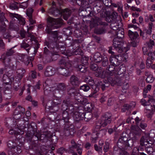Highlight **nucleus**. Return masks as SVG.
Instances as JSON below:
<instances>
[{"label":"nucleus","instance_id":"obj_4","mask_svg":"<svg viewBox=\"0 0 155 155\" xmlns=\"http://www.w3.org/2000/svg\"><path fill=\"white\" fill-rule=\"evenodd\" d=\"M115 77L113 76L109 75L107 77V80H104L103 81H100L98 82L99 86H100L102 91L105 90L108 87L110 84L112 86L115 85Z\"/></svg>","mask_w":155,"mask_h":155},{"label":"nucleus","instance_id":"obj_20","mask_svg":"<svg viewBox=\"0 0 155 155\" xmlns=\"http://www.w3.org/2000/svg\"><path fill=\"white\" fill-rule=\"evenodd\" d=\"M91 24L93 25V27L96 26L98 25L106 26L107 25V23L102 21L101 19L98 17L92 18L91 21Z\"/></svg>","mask_w":155,"mask_h":155},{"label":"nucleus","instance_id":"obj_58","mask_svg":"<svg viewBox=\"0 0 155 155\" xmlns=\"http://www.w3.org/2000/svg\"><path fill=\"white\" fill-rule=\"evenodd\" d=\"M81 104L85 105L88 103L87 99L82 96L80 100L78 102Z\"/></svg>","mask_w":155,"mask_h":155},{"label":"nucleus","instance_id":"obj_62","mask_svg":"<svg viewBox=\"0 0 155 155\" xmlns=\"http://www.w3.org/2000/svg\"><path fill=\"white\" fill-rule=\"evenodd\" d=\"M101 61H102L101 65L105 67L108 65V60L106 57L103 58Z\"/></svg>","mask_w":155,"mask_h":155},{"label":"nucleus","instance_id":"obj_38","mask_svg":"<svg viewBox=\"0 0 155 155\" xmlns=\"http://www.w3.org/2000/svg\"><path fill=\"white\" fill-rule=\"evenodd\" d=\"M124 32L123 29H120L116 31V35L117 36L115 38L122 39L124 37Z\"/></svg>","mask_w":155,"mask_h":155},{"label":"nucleus","instance_id":"obj_30","mask_svg":"<svg viewBox=\"0 0 155 155\" xmlns=\"http://www.w3.org/2000/svg\"><path fill=\"white\" fill-rule=\"evenodd\" d=\"M149 139V137L147 134H145L142 136L140 140V144L141 146H145L147 147V145L148 141Z\"/></svg>","mask_w":155,"mask_h":155},{"label":"nucleus","instance_id":"obj_14","mask_svg":"<svg viewBox=\"0 0 155 155\" xmlns=\"http://www.w3.org/2000/svg\"><path fill=\"white\" fill-rule=\"evenodd\" d=\"M111 117V114L108 113H106L103 115L101 121L103 127H105L108 124L111 123L112 121Z\"/></svg>","mask_w":155,"mask_h":155},{"label":"nucleus","instance_id":"obj_12","mask_svg":"<svg viewBox=\"0 0 155 155\" xmlns=\"http://www.w3.org/2000/svg\"><path fill=\"white\" fill-rule=\"evenodd\" d=\"M74 128L73 125L65 124L63 131V134L66 136H72L74 133Z\"/></svg>","mask_w":155,"mask_h":155},{"label":"nucleus","instance_id":"obj_53","mask_svg":"<svg viewBox=\"0 0 155 155\" xmlns=\"http://www.w3.org/2000/svg\"><path fill=\"white\" fill-rule=\"evenodd\" d=\"M114 68L112 66H111L110 65H108L106 68V69L108 71L107 72V74L110 76L113 75V71Z\"/></svg>","mask_w":155,"mask_h":155},{"label":"nucleus","instance_id":"obj_57","mask_svg":"<svg viewBox=\"0 0 155 155\" xmlns=\"http://www.w3.org/2000/svg\"><path fill=\"white\" fill-rule=\"evenodd\" d=\"M153 26V24L151 22H150L148 25V29L147 30L146 34L147 35H150L151 34L152 29Z\"/></svg>","mask_w":155,"mask_h":155},{"label":"nucleus","instance_id":"obj_3","mask_svg":"<svg viewBox=\"0 0 155 155\" xmlns=\"http://www.w3.org/2000/svg\"><path fill=\"white\" fill-rule=\"evenodd\" d=\"M129 136L125 132H123L121 134L120 137L117 142V145L119 148V154L120 155H129V153L124 150L121 149L122 147H123V145L124 143L129 140Z\"/></svg>","mask_w":155,"mask_h":155},{"label":"nucleus","instance_id":"obj_61","mask_svg":"<svg viewBox=\"0 0 155 155\" xmlns=\"http://www.w3.org/2000/svg\"><path fill=\"white\" fill-rule=\"evenodd\" d=\"M90 87L88 84H85L80 87V89L84 91H87L89 90Z\"/></svg>","mask_w":155,"mask_h":155},{"label":"nucleus","instance_id":"obj_47","mask_svg":"<svg viewBox=\"0 0 155 155\" xmlns=\"http://www.w3.org/2000/svg\"><path fill=\"white\" fill-rule=\"evenodd\" d=\"M84 109H87L88 112H91L92 111L94 106L91 103H87L84 105Z\"/></svg>","mask_w":155,"mask_h":155},{"label":"nucleus","instance_id":"obj_64","mask_svg":"<svg viewBox=\"0 0 155 155\" xmlns=\"http://www.w3.org/2000/svg\"><path fill=\"white\" fill-rule=\"evenodd\" d=\"M102 8V7L99 4V5H95L94 8V10L95 11H97V12L99 13L101 12V9Z\"/></svg>","mask_w":155,"mask_h":155},{"label":"nucleus","instance_id":"obj_8","mask_svg":"<svg viewBox=\"0 0 155 155\" xmlns=\"http://www.w3.org/2000/svg\"><path fill=\"white\" fill-rule=\"evenodd\" d=\"M124 42L122 39L114 38L113 40V48L118 53H120L124 51L123 50Z\"/></svg>","mask_w":155,"mask_h":155},{"label":"nucleus","instance_id":"obj_59","mask_svg":"<svg viewBox=\"0 0 155 155\" xmlns=\"http://www.w3.org/2000/svg\"><path fill=\"white\" fill-rule=\"evenodd\" d=\"M74 96L75 99L78 102L82 97V96L81 95L80 93L79 92L78 90Z\"/></svg>","mask_w":155,"mask_h":155},{"label":"nucleus","instance_id":"obj_49","mask_svg":"<svg viewBox=\"0 0 155 155\" xmlns=\"http://www.w3.org/2000/svg\"><path fill=\"white\" fill-rule=\"evenodd\" d=\"M106 31V30L104 28H98L95 29L94 30L95 33L99 35L104 34L105 33Z\"/></svg>","mask_w":155,"mask_h":155},{"label":"nucleus","instance_id":"obj_32","mask_svg":"<svg viewBox=\"0 0 155 155\" xmlns=\"http://www.w3.org/2000/svg\"><path fill=\"white\" fill-rule=\"evenodd\" d=\"M74 66L77 71H79L82 73H84L87 71V67L82 64H78L74 65Z\"/></svg>","mask_w":155,"mask_h":155},{"label":"nucleus","instance_id":"obj_51","mask_svg":"<svg viewBox=\"0 0 155 155\" xmlns=\"http://www.w3.org/2000/svg\"><path fill=\"white\" fill-rule=\"evenodd\" d=\"M8 20L5 16V14L3 12H0V23L4 24V23H8Z\"/></svg>","mask_w":155,"mask_h":155},{"label":"nucleus","instance_id":"obj_17","mask_svg":"<svg viewBox=\"0 0 155 155\" xmlns=\"http://www.w3.org/2000/svg\"><path fill=\"white\" fill-rule=\"evenodd\" d=\"M28 121H25L23 120H19L17 123V126L16 127H17L20 131H26L25 129L26 128V125H28Z\"/></svg>","mask_w":155,"mask_h":155},{"label":"nucleus","instance_id":"obj_34","mask_svg":"<svg viewBox=\"0 0 155 155\" xmlns=\"http://www.w3.org/2000/svg\"><path fill=\"white\" fill-rule=\"evenodd\" d=\"M70 103V99H68L67 100H64L62 104L61 105V110L63 111H67L68 106Z\"/></svg>","mask_w":155,"mask_h":155},{"label":"nucleus","instance_id":"obj_37","mask_svg":"<svg viewBox=\"0 0 155 155\" xmlns=\"http://www.w3.org/2000/svg\"><path fill=\"white\" fill-rule=\"evenodd\" d=\"M117 16V14L115 12H113L109 16L106 18L107 21L108 22H112L111 19L112 20L116 19Z\"/></svg>","mask_w":155,"mask_h":155},{"label":"nucleus","instance_id":"obj_26","mask_svg":"<svg viewBox=\"0 0 155 155\" xmlns=\"http://www.w3.org/2000/svg\"><path fill=\"white\" fill-rule=\"evenodd\" d=\"M35 141L31 142L30 148L32 149L38 155H42L41 152L39 150V147Z\"/></svg>","mask_w":155,"mask_h":155},{"label":"nucleus","instance_id":"obj_13","mask_svg":"<svg viewBox=\"0 0 155 155\" xmlns=\"http://www.w3.org/2000/svg\"><path fill=\"white\" fill-rule=\"evenodd\" d=\"M138 139V137L137 136H134L131 138H130L124 143V145H123V147H122L121 149L124 150H130L133 146L134 142Z\"/></svg>","mask_w":155,"mask_h":155},{"label":"nucleus","instance_id":"obj_36","mask_svg":"<svg viewBox=\"0 0 155 155\" xmlns=\"http://www.w3.org/2000/svg\"><path fill=\"white\" fill-rule=\"evenodd\" d=\"M128 35L129 38L132 41L136 39L138 35L137 32H133L130 30L128 31Z\"/></svg>","mask_w":155,"mask_h":155},{"label":"nucleus","instance_id":"obj_50","mask_svg":"<svg viewBox=\"0 0 155 155\" xmlns=\"http://www.w3.org/2000/svg\"><path fill=\"white\" fill-rule=\"evenodd\" d=\"M67 110L68 112L70 114L72 113H74V107L71 101H70V103L68 105Z\"/></svg>","mask_w":155,"mask_h":155},{"label":"nucleus","instance_id":"obj_56","mask_svg":"<svg viewBox=\"0 0 155 155\" xmlns=\"http://www.w3.org/2000/svg\"><path fill=\"white\" fill-rule=\"evenodd\" d=\"M3 36L4 38L8 39V41L9 42L10 41V40L12 38V36L9 33L7 32L4 33L3 34Z\"/></svg>","mask_w":155,"mask_h":155},{"label":"nucleus","instance_id":"obj_24","mask_svg":"<svg viewBox=\"0 0 155 155\" xmlns=\"http://www.w3.org/2000/svg\"><path fill=\"white\" fill-rule=\"evenodd\" d=\"M106 130L105 129H102L98 131H96L97 133L93 132L92 134V138L94 139L95 140L98 137H101L105 135Z\"/></svg>","mask_w":155,"mask_h":155},{"label":"nucleus","instance_id":"obj_25","mask_svg":"<svg viewBox=\"0 0 155 155\" xmlns=\"http://www.w3.org/2000/svg\"><path fill=\"white\" fill-rule=\"evenodd\" d=\"M9 16L12 18L13 20L15 18H16L19 21L21 22L22 25H24L25 24V21L24 18H22L20 15L16 13H9Z\"/></svg>","mask_w":155,"mask_h":155},{"label":"nucleus","instance_id":"obj_44","mask_svg":"<svg viewBox=\"0 0 155 155\" xmlns=\"http://www.w3.org/2000/svg\"><path fill=\"white\" fill-rule=\"evenodd\" d=\"M71 30L72 28L70 27L64 28L63 29V33L67 36L70 35L72 33Z\"/></svg>","mask_w":155,"mask_h":155},{"label":"nucleus","instance_id":"obj_45","mask_svg":"<svg viewBox=\"0 0 155 155\" xmlns=\"http://www.w3.org/2000/svg\"><path fill=\"white\" fill-rule=\"evenodd\" d=\"M78 90L73 87H70L67 90L68 94L71 96L74 95L77 93Z\"/></svg>","mask_w":155,"mask_h":155},{"label":"nucleus","instance_id":"obj_42","mask_svg":"<svg viewBox=\"0 0 155 155\" xmlns=\"http://www.w3.org/2000/svg\"><path fill=\"white\" fill-rule=\"evenodd\" d=\"M59 64L61 65H64V67H71V63L67 61L65 59H61L59 62Z\"/></svg>","mask_w":155,"mask_h":155},{"label":"nucleus","instance_id":"obj_55","mask_svg":"<svg viewBox=\"0 0 155 155\" xmlns=\"http://www.w3.org/2000/svg\"><path fill=\"white\" fill-rule=\"evenodd\" d=\"M76 3L79 5H81L83 7L86 6V5L88 4V2L84 0H76Z\"/></svg>","mask_w":155,"mask_h":155},{"label":"nucleus","instance_id":"obj_33","mask_svg":"<svg viewBox=\"0 0 155 155\" xmlns=\"http://www.w3.org/2000/svg\"><path fill=\"white\" fill-rule=\"evenodd\" d=\"M143 51L144 54H148L149 57H150L151 60H153L154 59V57L155 56L154 51L153 52H152L148 53L146 47L143 48Z\"/></svg>","mask_w":155,"mask_h":155},{"label":"nucleus","instance_id":"obj_41","mask_svg":"<svg viewBox=\"0 0 155 155\" xmlns=\"http://www.w3.org/2000/svg\"><path fill=\"white\" fill-rule=\"evenodd\" d=\"M10 73L8 72V74H4L2 77V80L6 84H8L10 82V80L9 79V77H11Z\"/></svg>","mask_w":155,"mask_h":155},{"label":"nucleus","instance_id":"obj_23","mask_svg":"<svg viewBox=\"0 0 155 155\" xmlns=\"http://www.w3.org/2000/svg\"><path fill=\"white\" fill-rule=\"evenodd\" d=\"M70 83L73 86H78L81 82L80 79L75 75H72L70 78Z\"/></svg>","mask_w":155,"mask_h":155},{"label":"nucleus","instance_id":"obj_39","mask_svg":"<svg viewBox=\"0 0 155 155\" xmlns=\"http://www.w3.org/2000/svg\"><path fill=\"white\" fill-rule=\"evenodd\" d=\"M25 41H27V40L24 39L22 43L21 44V48L25 49L28 53L31 47L29 44L26 42Z\"/></svg>","mask_w":155,"mask_h":155},{"label":"nucleus","instance_id":"obj_27","mask_svg":"<svg viewBox=\"0 0 155 155\" xmlns=\"http://www.w3.org/2000/svg\"><path fill=\"white\" fill-rule=\"evenodd\" d=\"M71 13V10L68 8L61 9V15H63V18L65 20H67L68 18L70 16Z\"/></svg>","mask_w":155,"mask_h":155},{"label":"nucleus","instance_id":"obj_54","mask_svg":"<svg viewBox=\"0 0 155 155\" xmlns=\"http://www.w3.org/2000/svg\"><path fill=\"white\" fill-rule=\"evenodd\" d=\"M88 58L85 56L80 57V62L84 65L87 64Z\"/></svg>","mask_w":155,"mask_h":155},{"label":"nucleus","instance_id":"obj_2","mask_svg":"<svg viewBox=\"0 0 155 155\" xmlns=\"http://www.w3.org/2000/svg\"><path fill=\"white\" fill-rule=\"evenodd\" d=\"M16 142L17 145L15 146L14 144L13 141L9 140L7 143V146L9 149L8 150V153L9 151H12V152H15L17 154L20 153L22 151V147H23L24 144V140L20 139L17 140Z\"/></svg>","mask_w":155,"mask_h":155},{"label":"nucleus","instance_id":"obj_10","mask_svg":"<svg viewBox=\"0 0 155 155\" xmlns=\"http://www.w3.org/2000/svg\"><path fill=\"white\" fill-rule=\"evenodd\" d=\"M66 89V85L64 83H59L57 85L56 89L54 92L58 97H61L64 95Z\"/></svg>","mask_w":155,"mask_h":155},{"label":"nucleus","instance_id":"obj_18","mask_svg":"<svg viewBox=\"0 0 155 155\" xmlns=\"http://www.w3.org/2000/svg\"><path fill=\"white\" fill-rule=\"evenodd\" d=\"M14 47H12L7 50L5 53H4L2 55L1 59L3 61L6 60L7 59L8 60L11 59L10 56L12 55L15 52L12 49Z\"/></svg>","mask_w":155,"mask_h":155},{"label":"nucleus","instance_id":"obj_9","mask_svg":"<svg viewBox=\"0 0 155 155\" xmlns=\"http://www.w3.org/2000/svg\"><path fill=\"white\" fill-rule=\"evenodd\" d=\"M51 136V134L48 132H45L41 134L39 132L36 133V134L33 137V139L32 140L36 141L38 140H42V142L44 140L47 141L48 138H49Z\"/></svg>","mask_w":155,"mask_h":155},{"label":"nucleus","instance_id":"obj_22","mask_svg":"<svg viewBox=\"0 0 155 155\" xmlns=\"http://www.w3.org/2000/svg\"><path fill=\"white\" fill-rule=\"evenodd\" d=\"M48 13L54 16L57 17L61 15V9L55 7H52L48 10Z\"/></svg>","mask_w":155,"mask_h":155},{"label":"nucleus","instance_id":"obj_16","mask_svg":"<svg viewBox=\"0 0 155 155\" xmlns=\"http://www.w3.org/2000/svg\"><path fill=\"white\" fill-rule=\"evenodd\" d=\"M3 61V62L4 64L5 67L9 68L12 70H15L16 68V64L15 61H13L11 59Z\"/></svg>","mask_w":155,"mask_h":155},{"label":"nucleus","instance_id":"obj_52","mask_svg":"<svg viewBox=\"0 0 155 155\" xmlns=\"http://www.w3.org/2000/svg\"><path fill=\"white\" fill-rule=\"evenodd\" d=\"M18 3L16 2H11L10 4L9 8L12 10H18V7L17 6Z\"/></svg>","mask_w":155,"mask_h":155},{"label":"nucleus","instance_id":"obj_46","mask_svg":"<svg viewBox=\"0 0 155 155\" xmlns=\"http://www.w3.org/2000/svg\"><path fill=\"white\" fill-rule=\"evenodd\" d=\"M133 130V132L136 134L135 136H137L139 138L138 135L140 134L141 132V130L138 127H134L131 128Z\"/></svg>","mask_w":155,"mask_h":155},{"label":"nucleus","instance_id":"obj_31","mask_svg":"<svg viewBox=\"0 0 155 155\" xmlns=\"http://www.w3.org/2000/svg\"><path fill=\"white\" fill-rule=\"evenodd\" d=\"M69 114H70L68 112V111H63L62 114V119L64 120V121L66 124L69 123L70 122L69 120L70 119V116Z\"/></svg>","mask_w":155,"mask_h":155},{"label":"nucleus","instance_id":"obj_60","mask_svg":"<svg viewBox=\"0 0 155 155\" xmlns=\"http://www.w3.org/2000/svg\"><path fill=\"white\" fill-rule=\"evenodd\" d=\"M115 85L117 84L118 86H120L123 84L121 79L120 78L115 77Z\"/></svg>","mask_w":155,"mask_h":155},{"label":"nucleus","instance_id":"obj_35","mask_svg":"<svg viewBox=\"0 0 155 155\" xmlns=\"http://www.w3.org/2000/svg\"><path fill=\"white\" fill-rule=\"evenodd\" d=\"M103 58L101 54L98 52L96 53L94 56V61L97 63H100Z\"/></svg>","mask_w":155,"mask_h":155},{"label":"nucleus","instance_id":"obj_29","mask_svg":"<svg viewBox=\"0 0 155 155\" xmlns=\"http://www.w3.org/2000/svg\"><path fill=\"white\" fill-rule=\"evenodd\" d=\"M54 68L51 66H47L45 72V75L46 77H49L53 75L54 74Z\"/></svg>","mask_w":155,"mask_h":155},{"label":"nucleus","instance_id":"obj_6","mask_svg":"<svg viewBox=\"0 0 155 155\" xmlns=\"http://www.w3.org/2000/svg\"><path fill=\"white\" fill-rule=\"evenodd\" d=\"M45 45L47 46L50 51H53V53L55 55L57 54L59 50V45L55 40L51 39L49 36L48 38V41H46L45 42Z\"/></svg>","mask_w":155,"mask_h":155},{"label":"nucleus","instance_id":"obj_40","mask_svg":"<svg viewBox=\"0 0 155 155\" xmlns=\"http://www.w3.org/2000/svg\"><path fill=\"white\" fill-rule=\"evenodd\" d=\"M92 88L93 90L92 93L89 95L90 97H95L94 94L97 93L99 91V88L98 86V84H95L92 86Z\"/></svg>","mask_w":155,"mask_h":155},{"label":"nucleus","instance_id":"obj_48","mask_svg":"<svg viewBox=\"0 0 155 155\" xmlns=\"http://www.w3.org/2000/svg\"><path fill=\"white\" fill-rule=\"evenodd\" d=\"M120 25L117 22L112 23L110 25V27L112 29L114 30H117L120 29L121 25L120 27Z\"/></svg>","mask_w":155,"mask_h":155},{"label":"nucleus","instance_id":"obj_7","mask_svg":"<svg viewBox=\"0 0 155 155\" xmlns=\"http://www.w3.org/2000/svg\"><path fill=\"white\" fill-rule=\"evenodd\" d=\"M84 107L81 106L79 107L78 111L74 112L73 117L74 122L78 123L84 119Z\"/></svg>","mask_w":155,"mask_h":155},{"label":"nucleus","instance_id":"obj_28","mask_svg":"<svg viewBox=\"0 0 155 155\" xmlns=\"http://www.w3.org/2000/svg\"><path fill=\"white\" fill-rule=\"evenodd\" d=\"M21 61L27 65L33 60V58L31 57H28L27 55L23 54H21Z\"/></svg>","mask_w":155,"mask_h":155},{"label":"nucleus","instance_id":"obj_63","mask_svg":"<svg viewBox=\"0 0 155 155\" xmlns=\"http://www.w3.org/2000/svg\"><path fill=\"white\" fill-rule=\"evenodd\" d=\"M90 68L91 70L96 71L98 69V67L97 65L94 63H91L90 64Z\"/></svg>","mask_w":155,"mask_h":155},{"label":"nucleus","instance_id":"obj_15","mask_svg":"<svg viewBox=\"0 0 155 155\" xmlns=\"http://www.w3.org/2000/svg\"><path fill=\"white\" fill-rule=\"evenodd\" d=\"M71 67H66L62 68L60 67L58 68V72L60 74L68 77L70 75V73L71 71Z\"/></svg>","mask_w":155,"mask_h":155},{"label":"nucleus","instance_id":"obj_43","mask_svg":"<svg viewBox=\"0 0 155 155\" xmlns=\"http://www.w3.org/2000/svg\"><path fill=\"white\" fill-rule=\"evenodd\" d=\"M84 119L86 121H88L90 120L92 117V113L90 112L85 113V111H84Z\"/></svg>","mask_w":155,"mask_h":155},{"label":"nucleus","instance_id":"obj_19","mask_svg":"<svg viewBox=\"0 0 155 155\" xmlns=\"http://www.w3.org/2000/svg\"><path fill=\"white\" fill-rule=\"evenodd\" d=\"M17 68L16 73L17 75L18 78H16V79H17L16 81H20L24 76L26 71L24 68L22 67Z\"/></svg>","mask_w":155,"mask_h":155},{"label":"nucleus","instance_id":"obj_5","mask_svg":"<svg viewBox=\"0 0 155 155\" xmlns=\"http://www.w3.org/2000/svg\"><path fill=\"white\" fill-rule=\"evenodd\" d=\"M27 131L26 134V137L28 138L30 140L33 139V137L36 134V133L38 132L37 131V126L36 124L32 122L28 125H27Z\"/></svg>","mask_w":155,"mask_h":155},{"label":"nucleus","instance_id":"obj_11","mask_svg":"<svg viewBox=\"0 0 155 155\" xmlns=\"http://www.w3.org/2000/svg\"><path fill=\"white\" fill-rule=\"evenodd\" d=\"M121 55H111L110 56L109 61L111 65L114 67L119 66L121 63Z\"/></svg>","mask_w":155,"mask_h":155},{"label":"nucleus","instance_id":"obj_21","mask_svg":"<svg viewBox=\"0 0 155 155\" xmlns=\"http://www.w3.org/2000/svg\"><path fill=\"white\" fill-rule=\"evenodd\" d=\"M148 102H147L144 99H142L141 100V104L144 106H147L146 107H152V105H150L149 104L150 102H153L155 101V100L154 98V97L149 95L148 96Z\"/></svg>","mask_w":155,"mask_h":155},{"label":"nucleus","instance_id":"obj_1","mask_svg":"<svg viewBox=\"0 0 155 155\" xmlns=\"http://www.w3.org/2000/svg\"><path fill=\"white\" fill-rule=\"evenodd\" d=\"M62 19H55L50 16L47 18V25L45 29L46 33L51 35L53 38V40H55V38L58 37V32L57 31H52L53 29L60 28L63 25Z\"/></svg>","mask_w":155,"mask_h":155}]
</instances>
